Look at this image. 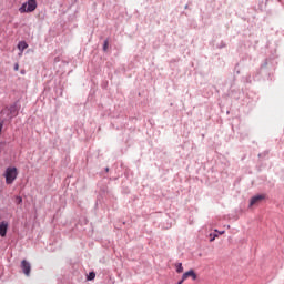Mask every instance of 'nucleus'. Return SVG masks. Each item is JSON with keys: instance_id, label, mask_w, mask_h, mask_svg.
I'll use <instances>...</instances> for the list:
<instances>
[{"instance_id": "13", "label": "nucleus", "mask_w": 284, "mask_h": 284, "mask_svg": "<svg viewBox=\"0 0 284 284\" xmlns=\"http://www.w3.org/2000/svg\"><path fill=\"white\" fill-rule=\"evenodd\" d=\"M3 130V123L0 122V132Z\"/></svg>"}, {"instance_id": "2", "label": "nucleus", "mask_w": 284, "mask_h": 284, "mask_svg": "<svg viewBox=\"0 0 284 284\" xmlns=\"http://www.w3.org/2000/svg\"><path fill=\"white\" fill-rule=\"evenodd\" d=\"M37 10V0H28L27 2H24L20 8H19V12L21 14L26 13V12H34Z\"/></svg>"}, {"instance_id": "5", "label": "nucleus", "mask_w": 284, "mask_h": 284, "mask_svg": "<svg viewBox=\"0 0 284 284\" xmlns=\"http://www.w3.org/2000/svg\"><path fill=\"white\" fill-rule=\"evenodd\" d=\"M192 278L193 281H196L197 276L196 273L194 272V270H190L189 272H185L182 275L183 281H187V278Z\"/></svg>"}, {"instance_id": "4", "label": "nucleus", "mask_w": 284, "mask_h": 284, "mask_svg": "<svg viewBox=\"0 0 284 284\" xmlns=\"http://www.w3.org/2000/svg\"><path fill=\"white\" fill-rule=\"evenodd\" d=\"M263 199H265V195H255L251 199L250 202V207L254 206V205H258V203H261L263 201Z\"/></svg>"}, {"instance_id": "10", "label": "nucleus", "mask_w": 284, "mask_h": 284, "mask_svg": "<svg viewBox=\"0 0 284 284\" xmlns=\"http://www.w3.org/2000/svg\"><path fill=\"white\" fill-rule=\"evenodd\" d=\"M16 203H17L18 205H21V204L23 203V199H22L21 196H17V197H16Z\"/></svg>"}, {"instance_id": "16", "label": "nucleus", "mask_w": 284, "mask_h": 284, "mask_svg": "<svg viewBox=\"0 0 284 284\" xmlns=\"http://www.w3.org/2000/svg\"><path fill=\"white\" fill-rule=\"evenodd\" d=\"M220 234H225V231L220 232Z\"/></svg>"}, {"instance_id": "14", "label": "nucleus", "mask_w": 284, "mask_h": 284, "mask_svg": "<svg viewBox=\"0 0 284 284\" xmlns=\"http://www.w3.org/2000/svg\"><path fill=\"white\" fill-rule=\"evenodd\" d=\"M216 236H219V235H214L213 237H211V243L216 239Z\"/></svg>"}, {"instance_id": "17", "label": "nucleus", "mask_w": 284, "mask_h": 284, "mask_svg": "<svg viewBox=\"0 0 284 284\" xmlns=\"http://www.w3.org/2000/svg\"><path fill=\"white\" fill-rule=\"evenodd\" d=\"M21 74H26V71H21Z\"/></svg>"}, {"instance_id": "11", "label": "nucleus", "mask_w": 284, "mask_h": 284, "mask_svg": "<svg viewBox=\"0 0 284 284\" xmlns=\"http://www.w3.org/2000/svg\"><path fill=\"white\" fill-rule=\"evenodd\" d=\"M109 43H110V42H109L108 40L104 41V44H103V51H104V52H108V45H109Z\"/></svg>"}, {"instance_id": "1", "label": "nucleus", "mask_w": 284, "mask_h": 284, "mask_svg": "<svg viewBox=\"0 0 284 284\" xmlns=\"http://www.w3.org/2000/svg\"><path fill=\"white\" fill-rule=\"evenodd\" d=\"M18 174L19 173L17 172V168H7L4 173L7 185H12V183H14V181L17 180Z\"/></svg>"}, {"instance_id": "7", "label": "nucleus", "mask_w": 284, "mask_h": 284, "mask_svg": "<svg viewBox=\"0 0 284 284\" xmlns=\"http://www.w3.org/2000/svg\"><path fill=\"white\" fill-rule=\"evenodd\" d=\"M28 43L26 41H21L18 43V50H20L19 57L23 54V50H27Z\"/></svg>"}, {"instance_id": "12", "label": "nucleus", "mask_w": 284, "mask_h": 284, "mask_svg": "<svg viewBox=\"0 0 284 284\" xmlns=\"http://www.w3.org/2000/svg\"><path fill=\"white\" fill-rule=\"evenodd\" d=\"M14 71H16V72H19V63H16V64H14Z\"/></svg>"}, {"instance_id": "8", "label": "nucleus", "mask_w": 284, "mask_h": 284, "mask_svg": "<svg viewBox=\"0 0 284 284\" xmlns=\"http://www.w3.org/2000/svg\"><path fill=\"white\" fill-rule=\"evenodd\" d=\"M175 270H176L178 274L183 273V264L182 263H176L175 264Z\"/></svg>"}, {"instance_id": "3", "label": "nucleus", "mask_w": 284, "mask_h": 284, "mask_svg": "<svg viewBox=\"0 0 284 284\" xmlns=\"http://www.w3.org/2000/svg\"><path fill=\"white\" fill-rule=\"evenodd\" d=\"M21 270L23 274H26L27 276H30V272L32 271V266L30 265V262L23 260L21 262Z\"/></svg>"}, {"instance_id": "9", "label": "nucleus", "mask_w": 284, "mask_h": 284, "mask_svg": "<svg viewBox=\"0 0 284 284\" xmlns=\"http://www.w3.org/2000/svg\"><path fill=\"white\" fill-rule=\"evenodd\" d=\"M94 278H97V274L94 272L89 273L87 280L88 281H94Z\"/></svg>"}, {"instance_id": "15", "label": "nucleus", "mask_w": 284, "mask_h": 284, "mask_svg": "<svg viewBox=\"0 0 284 284\" xmlns=\"http://www.w3.org/2000/svg\"><path fill=\"white\" fill-rule=\"evenodd\" d=\"M184 281H185V280H183V277H182V280H181L178 284H183Z\"/></svg>"}, {"instance_id": "6", "label": "nucleus", "mask_w": 284, "mask_h": 284, "mask_svg": "<svg viewBox=\"0 0 284 284\" xmlns=\"http://www.w3.org/2000/svg\"><path fill=\"white\" fill-rule=\"evenodd\" d=\"M8 222H6V221H2L1 223H0V236H6L7 234H8Z\"/></svg>"}]
</instances>
